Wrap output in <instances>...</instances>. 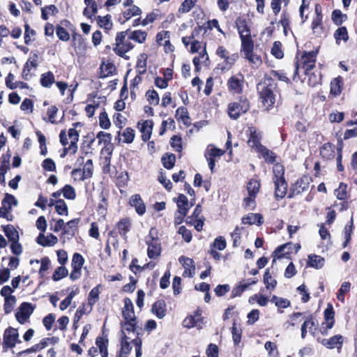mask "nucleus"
<instances>
[{
	"label": "nucleus",
	"instance_id": "obj_1",
	"mask_svg": "<svg viewBox=\"0 0 357 357\" xmlns=\"http://www.w3.org/2000/svg\"><path fill=\"white\" fill-rule=\"evenodd\" d=\"M317 54L318 50H312L310 52L304 51L302 52L300 58L296 56L297 59L294 63V81H297L300 79L298 75L300 68L304 70L305 75H308L309 72L315 68Z\"/></svg>",
	"mask_w": 357,
	"mask_h": 357
},
{
	"label": "nucleus",
	"instance_id": "obj_2",
	"mask_svg": "<svg viewBox=\"0 0 357 357\" xmlns=\"http://www.w3.org/2000/svg\"><path fill=\"white\" fill-rule=\"evenodd\" d=\"M273 182L274 183V195L277 201L283 199L287 194L288 184L284 177L285 169L282 164L276 163L273 167Z\"/></svg>",
	"mask_w": 357,
	"mask_h": 357
},
{
	"label": "nucleus",
	"instance_id": "obj_3",
	"mask_svg": "<svg viewBox=\"0 0 357 357\" xmlns=\"http://www.w3.org/2000/svg\"><path fill=\"white\" fill-rule=\"evenodd\" d=\"M129 32H130V29L117 32L115 43L113 45L114 52L117 56L126 60L129 59V56H126V53L135 47V45L130 41L131 38H130Z\"/></svg>",
	"mask_w": 357,
	"mask_h": 357
},
{
	"label": "nucleus",
	"instance_id": "obj_4",
	"mask_svg": "<svg viewBox=\"0 0 357 357\" xmlns=\"http://www.w3.org/2000/svg\"><path fill=\"white\" fill-rule=\"evenodd\" d=\"M250 109V101L247 95L238 96L237 98L227 105V112L232 120H237L245 114Z\"/></svg>",
	"mask_w": 357,
	"mask_h": 357
},
{
	"label": "nucleus",
	"instance_id": "obj_5",
	"mask_svg": "<svg viewBox=\"0 0 357 357\" xmlns=\"http://www.w3.org/2000/svg\"><path fill=\"white\" fill-rule=\"evenodd\" d=\"M68 136L70 140V145L68 144V140L67 138L66 131L65 130H61L59 133V139L61 144L64 146L63 152L60 154L61 158H64L68 152L70 154H75L77 151V142L79 141V135L77 130L74 128H70L68 131Z\"/></svg>",
	"mask_w": 357,
	"mask_h": 357
},
{
	"label": "nucleus",
	"instance_id": "obj_6",
	"mask_svg": "<svg viewBox=\"0 0 357 357\" xmlns=\"http://www.w3.org/2000/svg\"><path fill=\"white\" fill-rule=\"evenodd\" d=\"M315 16L313 17L311 23V29L313 35L317 38L326 37L327 29L323 24V14L321 6L317 3L314 8Z\"/></svg>",
	"mask_w": 357,
	"mask_h": 357
},
{
	"label": "nucleus",
	"instance_id": "obj_7",
	"mask_svg": "<svg viewBox=\"0 0 357 357\" xmlns=\"http://www.w3.org/2000/svg\"><path fill=\"white\" fill-rule=\"evenodd\" d=\"M246 83L244 75L238 73L229 77L227 81V87L229 93L233 96L243 95L245 84Z\"/></svg>",
	"mask_w": 357,
	"mask_h": 357
},
{
	"label": "nucleus",
	"instance_id": "obj_8",
	"mask_svg": "<svg viewBox=\"0 0 357 357\" xmlns=\"http://www.w3.org/2000/svg\"><path fill=\"white\" fill-rule=\"evenodd\" d=\"M311 182H312V179L309 175L304 174L298 178L291 184L287 198L291 199L307 191Z\"/></svg>",
	"mask_w": 357,
	"mask_h": 357
},
{
	"label": "nucleus",
	"instance_id": "obj_9",
	"mask_svg": "<svg viewBox=\"0 0 357 357\" xmlns=\"http://www.w3.org/2000/svg\"><path fill=\"white\" fill-rule=\"evenodd\" d=\"M151 241H146L148 245L147 255L150 259H155L160 255L162 248L160 239L157 236V230L152 227L149 231Z\"/></svg>",
	"mask_w": 357,
	"mask_h": 357
},
{
	"label": "nucleus",
	"instance_id": "obj_10",
	"mask_svg": "<svg viewBox=\"0 0 357 357\" xmlns=\"http://www.w3.org/2000/svg\"><path fill=\"white\" fill-rule=\"evenodd\" d=\"M236 24L241 40V46H244L254 42L252 38L250 29L245 19L238 17L236 21Z\"/></svg>",
	"mask_w": 357,
	"mask_h": 357
},
{
	"label": "nucleus",
	"instance_id": "obj_11",
	"mask_svg": "<svg viewBox=\"0 0 357 357\" xmlns=\"http://www.w3.org/2000/svg\"><path fill=\"white\" fill-rule=\"evenodd\" d=\"M204 317L202 316V310L197 307L193 314L188 315L183 321V326L187 328L197 327L200 330L203 328Z\"/></svg>",
	"mask_w": 357,
	"mask_h": 357
},
{
	"label": "nucleus",
	"instance_id": "obj_12",
	"mask_svg": "<svg viewBox=\"0 0 357 357\" xmlns=\"http://www.w3.org/2000/svg\"><path fill=\"white\" fill-rule=\"evenodd\" d=\"M259 99L262 105L266 109L269 111L272 109L276 101L277 94H280V91H273L272 90L257 89Z\"/></svg>",
	"mask_w": 357,
	"mask_h": 357
},
{
	"label": "nucleus",
	"instance_id": "obj_13",
	"mask_svg": "<svg viewBox=\"0 0 357 357\" xmlns=\"http://www.w3.org/2000/svg\"><path fill=\"white\" fill-rule=\"evenodd\" d=\"M20 342L21 341L19 340V333L17 329L9 327L4 331L2 343L4 351H7L8 349L13 348L17 343Z\"/></svg>",
	"mask_w": 357,
	"mask_h": 357
},
{
	"label": "nucleus",
	"instance_id": "obj_14",
	"mask_svg": "<svg viewBox=\"0 0 357 357\" xmlns=\"http://www.w3.org/2000/svg\"><path fill=\"white\" fill-rule=\"evenodd\" d=\"M318 326L319 323L316 317L313 314H310L305 318V320L301 325V338H305L307 333V328L309 329L310 333L314 337L318 331Z\"/></svg>",
	"mask_w": 357,
	"mask_h": 357
},
{
	"label": "nucleus",
	"instance_id": "obj_15",
	"mask_svg": "<svg viewBox=\"0 0 357 357\" xmlns=\"http://www.w3.org/2000/svg\"><path fill=\"white\" fill-rule=\"evenodd\" d=\"M34 310V306L31 303L23 302L19 306L16 313L15 318L17 321L24 324L29 319Z\"/></svg>",
	"mask_w": 357,
	"mask_h": 357
},
{
	"label": "nucleus",
	"instance_id": "obj_16",
	"mask_svg": "<svg viewBox=\"0 0 357 357\" xmlns=\"http://www.w3.org/2000/svg\"><path fill=\"white\" fill-rule=\"evenodd\" d=\"M39 56L38 53L31 52L30 56L25 63L22 72V77L25 80H29L33 75L30 73L31 68L36 69L38 66Z\"/></svg>",
	"mask_w": 357,
	"mask_h": 357
},
{
	"label": "nucleus",
	"instance_id": "obj_17",
	"mask_svg": "<svg viewBox=\"0 0 357 357\" xmlns=\"http://www.w3.org/2000/svg\"><path fill=\"white\" fill-rule=\"evenodd\" d=\"M93 161L91 159H89L84 163L83 169L80 168H75L71 172L72 176L76 178L77 174H79V181H84L85 179L89 178L93 175Z\"/></svg>",
	"mask_w": 357,
	"mask_h": 357
},
{
	"label": "nucleus",
	"instance_id": "obj_18",
	"mask_svg": "<svg viewBox=\"0 0 357 357\" xmlns=\"http://www.w3.org/2000/svg\"><path fill=\"white\" fill-rule=\"evenodd\" d=\"M241 52L244 53V58L250 63L257 66L261 64L262 60L261 56L254 54V42L244 46H241Z\"/></svg>",
	"mask_w": 357,
	"mask_h": 357
},
{
	"label": "nucleus",
	"instance_id": "obj_19",
	"mask_svg": "<svg viewBox=\"0 0 357 357\" xmlns=\"http://www.w3.org/2000/svg\"><path fill=\"white\" fill-rule=\"evenodd\" d=\"M292 249L293 243L291 242H288L278 246L272 254L273 257V263L275 262L276 259H290Z\"/></svg>",
	"mask_w": 357,
	"mask_h": 357
},
{
	"label": "nucleus",
	"instance_id": "obj_20",
	"mask_svg": "<svg viewBox=\"0 0 357 357\" xmlns=\"http://www.w3.org/2000/svg\"><path fill=\"white\" fill-rule=\"evenodd\" d=\"M321 343L328 349H337L338 351L342 349L344 343V337L342 335H335L330 338L322 339Z\"/></svg>",
	"mask_w": 357,
	"mask_h": 357
},
{
	"label": "nucleus",
	"instance_id": "obj_21",
	"mask_svg": "<svg viewBox=\"0 0 357 357\" xmlns=\"http://www.w3.org/2000/svg\"><path fill=\"white\" fill-rule=\"evenodd\" d=\"M257 89L272 90L273 91H280L277 81L272 79L271 75L266 73L260 82L257 85Z\"/></svg>",
	"mask_w": 357,
	"mask_h": 357
},
{
	"label": "nucleus",
	"instance_id": "obj_22",
	"mask_svg": "<svg viewBox=\"0 0 357 357\" xmlns=\"http://www.w3.org/2000/svg\"><path fill=\"white\" fill-rule=\"evenodd\" d=\"M139 131L142 132V140L144 142L149 141L151 137L153 121V120H142L137 123Z\"/></svg>",
	"mask_w": 357,
	"mask_h": 357
},
{
	"label": "nucleus",
	"instance_id": "obj_23",
	"mask_svg": "<svg viewBox=\"0 0 357 357\" xmlns=\"http://www.w3.org/2000/svg\"><path fill=\"white\" fill-rule=\"evenodd\" d=\"M142 13V9L137 6H132L126 9L121 13V15L118 18V22L121 24H124L126 22L130 20L132 17L139 16Z\"/></svg>",
	"mask_w": 357,
	"mask_h": 357
},
{
	"label": "nucleus",
	"instance_id": "obj_24",
	"mask_svg": "<svg viewBox=\"0 0 357 357\" xmlns=\"http://www.w3.org/2000/svg\"><path fill=\"white\" fill-rule=\"evenodd\" d=\"M115 228L118 230V234L122 238L126 240L127 234L132 228V220L130 218L126 217L120 219L116 224Z\"/></svg>",
	"mask_w": 357,
	"mask_h": 357
},
{
	"label": "nucleus",
	"instance_id": "obj_25",
	"mask_svg": "<svg viewBox=\"0 0 357 357\" xmlns=\"http://www.w3.org/2000/svg\"><path fill=\"white\" fill-rule=\"evenodd\" d=\"M249 130L250 134L247 142L248 145L251 149L257 151L261 149V146H264V145L261 144V136L259 132H257L255 127H250Z\"/></svg>",
	"mask_w": 357,
	"mask_h": 357
},
{
	"label": "nucleus",
	"instance_id": "obj_26",
	"mask_svg": "<svg viewBox=\"0 0 357 357\" xmlns=\"http://www.w3.org/2000/svg\"><path fill=\"white\" fill-rule=\"evenodd\" d=\"M319 155L324 160H332L335 157V146L328 142L319 147Z\"/></svg>",
	"mask_w": 357,
	"mask_h": 357
},
{
	"label": "nucleus",
	"instance_id": "obj_27",
	"mask_svg": "<svg viewBox=\"0 0 357 357\" xmlns=\"http://www.w3.org/2000/svg\"><path fill=\"white\" fill-rule=\"evenodd\" d=\"M129 204L134 207L139 215H142L146 212V205L139 194L133 195L129 199Z\"/></svg>",
	"mask_w": 357,
	"mask_h": 357
},
{
	"label": "nucleus",
	"instance_id": "obj_28",
	"mask_svg": "<svg viewBox=\"0 0 357 357\" xmlns=\"http://www.w3.org/2000/svg\"><path fill=\"white\" fill-rule=\"evenodd\" d=\"M151 312L158 318L162 319L167 314V304L163 299L157 300L151 307Z\"/></svg>",
	"mask_w": 357,
	"mask_h": 357
},
{
	"label": "nucleus",
	"instance_id": "obj_29",
	"mask_svg": "<svg viewBox=\"0 0 357 357\" xmlns=\"http://www.w3.org/2000/svg\"><path fill=\"white\" fill-rule=\"evenodd\" d=\"M124 306L122 308V316L124 320L137 319L135 311L134 305L131 299L128 297H126L123 299Z\"/></svg>",
	"mask_w": 357,
	"mask_h": 357
},
{
	"label": "nucleus",
	"instance_id": "obj_30",
	"mask_svg": "<svg viewBox=\"0 0 357 357\" xmlns=\"http://www.w3.org/2000/svg\"><path fill=\"white\" fill-rule=\"evenodd\" d=\"M343 86V78L342 76L338 75L331 81L330 93L335 97L340 96L342 92Z\"/></svg>",
	"mask_w": 357,
	"mask_h": 357
},
{
	"label": "nucleus",
	"instance_id": "obj_31",
	"mask_svg": "<svg viewBox=\"0 0 357 357\" xmlns=\"http://www.w3.org/2000/svg\"><path fill=\"white\" fill-rule=\"evenodd\" d=\"M176 205L178 207L177 212L183 215H187L189 209L192 206V204H189V201L185 195L180 194L176 199Z\"/></svg>",
	"mask_w": 357,
	"mask_h": 357
},
{
	"label": "nucleus",
	"instance_id": "obj_32",
	"mask_svg": "<svg viewBox=\"0 0 357 357\" xmlns=\"http://www.w3.org/2000/svg\"><path fill=\"white\" fill-rule=\"evenodd\" d=\"M129 340L130 337L122 332V336L120 337L121 348L117 354L123 357H128L132 350L131 342H129Z\"/></svg>",
	"mask_w": 357,
	"mask_h": 357
},
{
	"label": "nucleus",
	"instance_id": "obj_33",
	"mask_svg": "<svg viewBox=\"0 0 357 357\" xmlns=\"http://www.w3.org/2000/svg\"><path fill=\"white\" fill-rule=\"evenodd\" d=\"M108 195V192L105 189H102L99 194L98 198L100 202L97 207V211L99 214L105 215L107 212L109 206L107 200Z\"/></svg>",
	"mask_w": 357,
	"mask_h": 357
},
{
	"label": "nucleus",
	"instance_id": "obj_34",
	"mask_svg": "<svg viewBox=\"0 0 357 357\" xmlns=\"http://www.w3.org/2000/svg\"><path fill=\"white\" fill-rule=\"evenodd\" d=\"M102 337H98L96 340V344L99 349L100 354L102 357L108 356L107 347L109 344V340L107 338V334L105 335V331H102Z\"/></svg>",
	"mask_w": 357,
	"mask_h": 357
},
{
	"label": "nucleus",
	"instance_id": "obj_35",
	"mask_svg": "<svg viewBox=\"0 0 357 357\" xmlns=\"http://www.w3.org/2000/svg\"><path fill=\"white\" fill-rule=\"evenodd\" d=\"M241 221L244 225H251L256 224L258 226H261L264 223V218L261 213H249L243 216Z\"/></svg>",
	"mask_w": 357,
	"mask_h": 357
},
{
	"label": "nucleus",
	"instance_id": "obj_36",
	"mask_svg": "<svg viewBox=\"0 0 357 357\" xmlns=\"http://www.w3.org/2000/svg\"><path fill=\"white\" fill-rule=\"evenodd\" d=\"M80 222V218H77L70 220L66 223V227H64V230L62 231V234L70 235L71 237L75 236L76 232L78 230V225Z\"/></svg>",
	"mask_w": 357,
	"mask_h": 357
},
{
	"label": "nucleus",
	"instance_id": "obj_37",
	"mask_svg": "<svg viewBox=\"0 0 357 357\" xmlns=\"http://www.w3.org/2000/svg\"><path fill=\"white\" fill-rule=\"evenodd\" d=\"M324 322L322 325L327 324L328 328H333L335 324V311L331 304H328L327 307L324 310Z\"/></svg>",
	"mask_w": 357,
	"mask_h": 357
},
{
	"label": "nucleus",
	"instance_id": "obj_38",
	"mask_svg": "<svg viewBox=\"0 0 357 357\" xmlns=\"http://www.w3.org/2000/svg\"><path fill=\"white\" fill-rule=\"evenodd\" d=\"M100 78H105L112 76L116 73L115 65L112 62H107V63L102 62L100 67Z\"/></svg>",
	"mask_w": 357,
	"mask_h": 357
},
{
	"label": "nucleus",
	"instance_id": "obj_39",
	"mask_svg": "<svg viewBox=\"0 0 357 357\" xmlns=\"http://www.w3.org/2000/svg\"><path fill=\"white\" fill-rule=\"evenodd\" d=\"M257 152L262 156L266 162L273 164V165L277 163L275 162L277 158L276 153L268 149L265 146H261V149Z\"/></svg>",
	"mask_w": 357,
	"mask_h": 357
},
{
	"label": "nucleus",
	"instance_id": "obj_40",
	"mask_svg": "<svg viewBox=\"0 0 357 357\" xmlns=\"http://www.w3.org/2000/svg\"><path fill=\"white\" fill-rule=\"evenodd\" d=\"M324 258L319 255L314 254L308 255V260L307 262V266L312 267L316 269H320L324 266Z\"/></svg>",
	"mask_w": 357,
	"mask_h": 357
},
{
	"label": "nucleus",
	"instance_id": "obj_41",
	"mask_svg": "<svg viewBox=\"0 0 357 357\" xmlns=\"http://www.w3.org/2000/svg\"><path fill=\"white\" fill-rule=\"evenodd\" d=\"M121 337L122 336V332L127 335L130 332L135 333L137 329V319L124 320L123 322L121 323Z\"/></svg>",
	"mask_w": 357,
	"mask_h": 357
},
{
	"label": "nucleus",
	"instance_id": "obj_42",
	"mask_svg": "<svg viewBox=\"0 0 357 357\" xmlns=\"http://www.w3.org/2000/svg\"><path fill=\"white\" fill-rule=\"evenodd\" d=\"M112 17L109 14H107L106 15L98 16L96 17L97 23L100 28L105 29L106 33H108L113 27V23L111 20Z\"/></svg>",
	"mask_w": 357,
	"mask_h": 357
},
{
	"label": "nucleus",
	"instance_id": "obj_43",
	"mask_svg": "<svg viewBox=\"0 0 357 357\" xmlns=\"http://www.w3.org/2000/svg\"><path fill=\"white\" fill-rule=\"evenodd\" d=\"M271 301L278 307V312L282 313L283 310L281 309L287 308L291 305V302L287 298L278 297V296L273 295L271 297Z\"/></svg>",
	"mask_w": 357,
	"mask_h": 357
},
{
	"label": "nucleus",
	"instance_id": "obj_44",
	"mask_svg": "<svg viewBox=\"0 0 357 357\" xmlns=\"http://www.w3.org/2000/svg\"><path fill=\"white\" fill-rule=\"evenodd\" d=\"M72 46L75 49L77 47L82 50L86 49L85 38L81 34L77 33L75 29L72 32Z\"/></svg>",
	"mask_w": 357,
	"mask_h": 357
},
{
	"label": "nucleus",
	"instance_id": "obj_45",
	"mask_svg": "<svg viewBox=\"0 0 357 357\" xmlns=\"http://www.w3.org/2000/svg\"><path fill=\"white\" fill-rule=\"evenodd\" d=\"M1 227L6 236L10 242L13 241L20 240L19 233L13 225H7L6 226H1Z\"/></svg>",
	"mask_w": 357,
	"mask_h": 357
},
{
	"label": "nucleus",
	"instance_id": "obj_46",
	"mask_svg": "<svg viewBox=\"0 0 357 357\" xmlns=\"http://www.w3.org/2000/svg\"><path fill=\"white\" fill-rule=\"evenodd\" d=\"M334 38L337 45H340L342 40L344 42L349 40V36L346 26H340L334 32Z\"/></svg>",
	"mask_w": 357,
	"mask_h": 357
},
{
	"label": "nucleus",
	"instance_id": "obj_47",
	"mask_svg": "<svg viewBox=\"0 0 357 357\" xmlns=\"http://www.w3.org/2000/svg\"><path fill=\"white\" fill-rule=\"evenodd\" d=\"M238 59V53L227 55L222 59H224L223 64L220 67L222 71L230 70L235 64L236 60Z\"/></svg>",
	"mask_w": 357,
	"mask_h": 357
},
{
	"label": "nucleus",
	"instance_id": "obj_48",
	"mask_svg": "<svg viewBox=\"0 0 357 357\" xmlns=\"http://www.w3.org/2000/svg\"><path fill=\"white\" fill-rule=\"evenodd\" d=\"M260 188L261 183L257 179L251 178L247 183L246 189L248 195H252L255 197H257Z\"/></svg>",
	"mask_w": 357,
	"mask_h": 357
},
{
	"label": "nucleus",
	"instance_id": "obj_49",
	"mask_svg": "<svg viewBox=\"0 0 357 357\" xmlns=\"http://www.w3.org/2000/svg\"><path fill=\"white\" fill-rule=\"evenodd\" d=\"M178 261L185 268L183 275L185 276L188 272L189 275L191 276V269L195 270V262L193 259L182 255L178 258Z\"/></svg>",
	"mask_w": 357,
	"mask_h": 357
},
{
	"label": "nucleus",
	"instance_id": "obj_50",
	"mask_svg": "<svg viewBox=\"0 0 357 357\" xmlns=\"http://www.w3.org/2000/svg\"><path fill=\"white\" fill-rule=\"evenodd\" d=\"M48 345V339L43 338L39 343L33 345L31 347L23 350L18 353L17 356H20L24 354H30L45 349Z\"/></svg>",
	"mask_w": 357,
	"mask_h": 357
},
{
	"label": "nucleus",
	"instance_id": "obj_51",
	"mask_svg": "<svg viewBox=\"0 0 357 357\" xmlns=\"http://www.w3.org/2000/svg\"><path fill=\"white\" fill-rule=\"evenodd\" d=\"M263 282L266 288L268 290H273L277 286L278 282L276 280L272 277L268 268H266L264 272Z\"/></svg>",
	"mask_w": 357,
	"mask_h": 357
},
{
	"label": "nucleus",
	"instance_id": "obj_52",
	"mask_svg": "<svg viewBox=\"0 0 357 357\" xmlns=\"http://www.w3.org/2000/svg\"><path fill=\"white\" fill-rule=\"evenodd\" d=\"M175 117L178 121L181 120L186 126H189L190 124V117L186 107H178L176 111Z\"/></svg>",
	"mask_w": 357,
	"mask_h": 357
},
{
	"label": "nucleus",
	"instance_id": "obj_53",
	"mask_svg": "<svg viewBox=\"0 0 357 357\" xmlns=\"http://www.w3.org/2000/svg\"><path fill=\"white\" fill-rule=\"evenodd\" d=\"M55 82V77L52 72L48 71L41 75L40 84L45 88H50Z\"/></svg>",
	"mask_w": 357,
	"mask_h": 357
},
{
	"label": "nucleus",
	"instance_id": "obj_54",
	"mask_svg": "<svg viewBox=\"0 0 357 357\" xmlns=\"http://www.w3.org/2000/svg\"><path fill=\"white\" fill-rule=\"evenodd\" d=\"M130 38L138 43H144L147 38V32L141 29L134 30L129 32Z\"/></svg>",
	"mask_w": 357,
	"mask_h": 357
},
{
	"label": "nucleus",
	"instance_id": "obj_55",
	"mask_svg": "<svg viewBox=\"0 0 357 357\" xmlns=\"http://www.w3.org/2000/svg\"><path fill=\"white\" fill-rule=\"evenodd\" d=\"M347 15L342 13L339 9H335L332 12L331 19L336 26H341L344 22L347 20Z\"/></svg>",
	"mask_w": 357,
	"mask_h": 357
},
{
	"label": "nucleus",
	"instance_id": "obj_56",
	"mask_svg": "<svg viewBox=\"0 0 357 357\" xmlns=\"http://www.w3.org/2000/svg\"><path fill=\"white\" fill-rule=\"evenodd\" d=\"M303 315V312H293L289 315V319L284 324V326L288 329L290 327H294L301 322L300 317Z\"/></svg>",
	"mask_w": 357,
	"mask_h": 357
},
{
	"label": "nucleus",
	"instance_id": "obj_57",
	"mask_svg": "<svg viewBox=\"0 0 357 357\" xmlns=\"http://www.w3.org/2000/svg\"><path fill=\"white\" fill-rule=\"evenodd\" d=\"M102 285L100 284L93 287L89 292L88 296V303L93 306L96 303L99 299V295L100 294V289Z\"/></svg>",
	"mask_w": 357,
	"mask_h": 357
},
{
	"label": "nucleus",
	"instance_id": "obj_58",
	"mask_svg": "<svg viewBox=\"0 0 357 357\" xmlns=\"http://www.w3.org/2000/svg\"><path fill=\"white\" fill-rule=\"evenodd\" d=\"M161 162L165 168L171 169L176 162V156L174 153H166L161 158Z\"/></svg>",
	"mask_w": 357,
	"mask_h": 357
},
{
	"label": "nucleus",
	"instance_id": "obj_59",
	"mask_svg": "<svg viewBox=\"0 0 357 357\" xmlns=\"http://www.w3.org/2000/svg\"><path fill=\"white\" fill-rule=\"evenodd\" d=\"M145 97L150 105H158L159 104V94L155 89H149L146 91Z\"/></svg>",
	"mask_w": 357,
	"mask_h": 357
},
{
	"label": "nucleus",
	"instance_id": "obj_60",
	"mask_svg": "<svg viewBox=\"0 0 357 357\" xmlns=\"http://www.w3.org/2000/svg\"><path fill=\"white\" fill-rule=\"evenodd\" d=\"M353 220L351 219L349 224H347L344 228V241L342 244V247L344 248L347 246L351 239V234L353 232Z\"/></svg>",
	"mask_w": 357,
	"mask_h": 357
},
{
	"label": "nucleus",
	"instance_id": "obj_61",
	"mask_svg": "<svg viewBox=\"0 0 357 357\" xmlns=\"http://www.w3.org/2000/svg\"><path fill=\"white\" fill-rule=\"evenodd\" d=\"M271 54L278 59L284 57V52L282 50V43L280 41H275L271 50Z\"/></svg>",
	"mask_w": 357,
	"mask_h": 357
},
{
	"label": "nucleus",
	"instance_id": "obj_62",
	"mask_svg": "<svg viewBox=\"0 0 357 357\" xmlns=\"http://www.w3.org/2000/svg\"><path fill=\"white\" fill-rule=\"evenodd\" d=\"M112 135L108 132L100 131L96 135V138L98 139V144L103 143L105 146H109L112 145L111 144Z\"/></svg>",
	"mask_w": 357,
	"mask_h": 357
},
{
	"label": "nucleus",
	"instance_id": "obj_63",
	"mask_svg": "<svg viewBox=\"0 0 357 357\" xmlns=\"http://www.w3.org/2000/svg\"><path fill=\"white\" fill-rule=\"evenodd\" d=\"M62 194L64 198L70 200H73L76 197V192L75 188L69 185L66 184L61 188Z\"/></svg>",
	"mask_w": 357,
	"mask_h": 357
},
{
	"label": "nucleus",
	"instance_id": "obj_64",
	"mask_svg": "<svg viewBox=\"0 0 357 357\" xmlns=\"http://www.w3.org/2000/svg\"><path fill=\"white\" fill-rule=\"evenodd\" d=\"M55 211L60 215L67 216L68 215V208L63 199H59L56 200Z\"/></svg>",
	"mask_w": 357,
	"mask_h": 357
}]
</instances>
